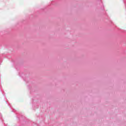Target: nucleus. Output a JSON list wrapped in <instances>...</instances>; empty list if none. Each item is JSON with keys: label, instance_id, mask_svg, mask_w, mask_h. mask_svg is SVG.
Wrapping results in <instances>:
<instances>
[{"label": "nucleus", "instance_id": "1", "mask_svg": "<svg viewBox=\"0 0 126 126\" xmlns=\"http://www.w3.org/2000/svg\"><path fill=\"white\" fill-rule=\"evenodd\" d=\"M0 120L2 121V117L1 116V114H0Z\"/></svg>", "mask_w": 126, "mask_h": 126}]
</instances>
